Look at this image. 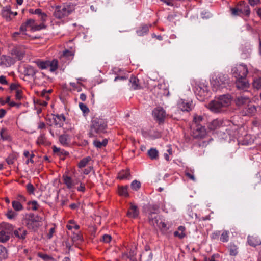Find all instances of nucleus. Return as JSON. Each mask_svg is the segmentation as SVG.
Segmentation results:
<instances>
[{"mask_svg":"<svg viewBox=\"0 0 261 261\" xmlns=\"http://www.w3.org/2000/svg\"><path fill=\"white\" fill-rule=\"evenodd\" d=\"M107 121L100 117H93L89 126L90 137H97L107 132Z\"/></svg>","mask_w":261,"mask_h":261,"instance_id":"nucleus-1","label":"nucleus"},{"mask_svg":"<svg viewBox=\"0 0 261 261\" xmlns=\"http://www.w3.org/2000/svg\"><path fill=\"white\" fill-rule=\"evenodd\" d=\"M231 99L228 95L221 96L217 100L212 101L208 104L211 111L215 113H219L223 111V109L229 106Z\"/></svg>","mask_w":261,"mask_h":261,"instance_id":"nucleus-2","label":"nucleus"},{"mask_svg":"<svg viewBox=\"0 0 261 261\" xmlns=\"http://www.w3.org/2000/svg\"><path fill=\"white\" fill-rule=\"evenodd\" d=\"M72 12V8L70 5H63L56 6L55 7L54 16L59 19L68 16Z\"/></svg>","mask_w":261,"mask_h":261,"instance_id":"nucleus-3","label":"nucleus"},{"mask_svg":"<svg viewBox=\"0 0 261 261\" xmlns=\"http://www.w3.org/2000/svg\"><path fill=\"white\" fill-rule=\"evenodd\" d=\"M42 218L37 215L33 213L29 214L25 218L26 226L30 229L36 230L39 225L38 223L41 221Z\"/></svg>","mask_w":261,"mask_h":261,"instance_id":"nucleus-4","label":"nucleus"},{"mask_svg":"<svg viewBox=\"0 0 261 261\" xmlns=\"http://www.w3.org/2000/svg\"><path fill=\"white\" fill-rule=\"evenodd\" d=\"M229 82V78L227 74L219 73L213 76L211 80V84L216 89H218L221 86H225Z\"/></svg>","mask_w":261,"mask_h":261,"instance_id":"nucleus-5","label":"nucleus"},{"mask_svg":"<svg viewBox=\"0 0 261 261\" xmlns=\"http://www.w3.org/2000/svg\"><path fill=\"white\" fill-rule=\"evenodd\" d=\"M232 74L236 78L246 77L248 74V68L246 65H239L232 69Z\"/></svg>","mask_w":261,"mask_h":261,"instance_id":"nucleus-6","label":"nucleus"},{"mask_svg":"<svg viewBox=\"0 0 261 261\" xmlns=\"http://www.w3.org/2000/svg\"><path fill=\"white\" fill-rule=\"evenodd\" d=\"M152 115L156 120L160 124L164 121L166 114L163 108L158 107L153 110Z\"/></svg>","mask_w":261,"mask_h":261,"instance_id":"nucleus-7","label":"nucleus"},{"mask_svg":"<svg viewBox=\"0 0 261 261\" xmlns=\"http://www.w3.org/2000/svg\"><path fill=\"white\" fill-rule=\"evenodd\" d=\"M1 15L6 21H10L12 19L14 16L17 15V13L16 12H12L11 11V6L10 5H7L3 7Z\"/></svg>","mask_w":261,"mask_h":261,"instance_id":"nucleus-8","label":"nucleus"},{"mask_svg":"<svg viewBox=\"0 0 261 261\" xmlns=\"http://www.w3.org/2000/svg\"><path fill=\"white\" fill-rule=\"evenodd\" d=\"M28 234V232L27 229L23 227H20L13 231L12 236L14 238H17L18 240L23 242Z\"/></svg>","mask_w":261,"mask_h":261,"instance_id":"nucleus-9","label":"nucleus"},{"mask_svg":"<svg viewBox=\"0 0 261 261\" xmlns=\"http://www.w3.org/2000/svg\"><path fill=\"white\" fill-rule=\"evenodd\" d=\"M11 54L14 56L15 60H21L25 55L24 49L21 46H16L13 48L11 51Z\"/></svg>","mask_w":261,"mask_h":261,"instance_id":"nucleus-10","label":"nucleus"},{"mask_svg":"<svg viewBox=\"0 0 261 261\" xmlns=\"http://www.w3.org/2000/svg\"><path fill=\"white\" fill-rule=\"evenodd\" d=\"M177 107L183 112H190L193 108L192 102L180 99L178 101Z\"/></svg>","mask_w":261,"mask_h":261,"instance_id":"nucleus-11","label":"nucleus"},{"mask_svg":"<svg viewBox=\"0 0 261 261\" xmlns=\"http://www.w3.org/2000/svg\"><path fill=\"white\" fill-rule=\"evenodd\" d=\"M15 63V59L9 56L3 55L0 56V65L10 67Z\"/></svg>","mask_w":261,"mask_h":261,"instance_id":"nucleus-12","label":"nucleus"},{"mask_svg":"<svg viewBox=\"0 0 261 261\" xmlns=\"http://www.w3.org/2000/svg\"><path fill=\"white\" fill-rule=\"evenodd\" d=\"M256 112V108L255 106L252 104L250 102L248 103L242 109V113L243 115L253 116Z\"/></svg>","mask_w":261,"mask_h":261,"instance_id":"nucleus-13","label":"nucleus"},{"mask_svg":"<svg viewBox=\"0 0 261 261\" xmlns=\"http://www.w3.org/2000/svg\"><path fill=\"white\" fill-rule=\"evenodd\" d=\"M149 224L153 226H157L160 223V216L156 213H149L148 215Z\"/></svg>","mask_w":261,"mask_h":261,"instance_id":"nucleus-14","label":"nucleus"},{"mask_svg":"<svg viewBox=\"0 0 261 261\" xmlns=\"http://www.w3.org/2000/svg\"><path fill=\"white\" fill-rule=\"evenodd\" d=\"M53 120L55 125L58 126L60 128L62 127L63 126L64 123L66 120V118L64 115L54 114L53 115Z\"/></svg>","mask_w":261,"mask_h":261,"instance_id":"nucleus-15","label":"nucleus"},{"mask_svg":"<svg viewBox=\"0 0 261 261\" xmlns=\"http://www.w3.org/2000/svg\"><path fill=\"white\" fill-rule=\"evenodd\" d=\"M250 101L249 98L243 96H239L234 100L236 106L242 109L250 102Z\"/></svg>","mask_w":261,"mask_h":261,"instance_id":"nucleus-16","label":"nucleus"},{"mask_svg":"<svg viewBox=\"0 0 261 261\" xmlns=\"http://www.w3.org/2000/svg\"><path fill=\"white\" fill-rule=\"evenodd\" d=\"M193 133L195 138H203L206 134V130L204 126L201 124L195 125L194 128Z\"/></svg>","mask_w":261,"mask_h":261,"instance_id":"nucleus-17","label":"nucleus"},{"mask_svg":"<svg viewBox=\"0 0 261 261\" xmlns=\"http://www.w3.org/2000/svg\"><path fill=\"white\" fill-rule=\"evenodd\" d=\"M238 7L241 9L242 14L248 16L250 14L249 6L244 1L240 2L237 5Z\"/></svg>","mask_w":261,"mask_h":261,"instance_id":"nucleus-18","label":"nucleus"},{"mask_svg":"<svg viewBox=\"0 0 261 261\" xmlns=\"http://www.w3.org/2000/svg\"><path fill=\"white\" fill-rule=\"evenodd\" d=\"M236 85L239 89H243L249 86V83L246 77L236 78Z\"/></svg>","mask_w":261,"mask_h":261,"instance_id":"nucleus-19","label":"nucleus"},{"mask_svg":"<svg viewBox=\"0 0 261 261\" xmlns=\"http://www.w3.org/2000/svg\"><path fill=\"white\" fill-rule=\"evenodd\" d=\"M223 124V121L218 119H214L211 122L208 126L207 128L210 130H214L216 129L220 128Z\"/></svg>","mask_w":261,"mask_h":261,"instance_id":"nucleus-20","label":"nucleus"},{"mask_svg":"<svg viewBox=\"0 0 261 261\" xmlns=\"http://www.w3.org/2000/svg\"><path fill=\"white\" fill-rule=\"evenodd\" d=\"M248 243L250 246L255 247L261 244V240L258 236H249L248 237Z\"/></svg>","mask_w":261,"mask_h":261,"instance_id":"nucleus-21","label":"nucleus"},{"mask_svg":"<svg viewBox=\"0 0 261 261\" xmlns=\"http://www.w3.org/2000/svg\"><path fill=\"white\" fill-rule=\"evenodd\" d=\"M127 214L130 218H136L139 215V210L137 206L132 204Z\"/></svg>","mask_w":261,"mask_h":261,"instance_id":"nucleus-22","label":"nucleus"},{"mask_svg":"<svg viewBox=\"0 0 261 261\" xmlns=\"http://www.w3.org/2000/svg\"><path fill=\"white\" fill-rule=\"evenodd\" d=\"M0 230L4 231L8 233V234L10 236V234L13 232V227L12 225L9 223H3L1 225Z\"/></svg>","mask_w":261,"mask_h":261,"instance_id":"nucleus-23","label":"nucleus"},{"mask_svg":"<svg viewBox=\"0 0 261 261\" xmlns=\"http://www.w3.org/2000/svg\"><path fill=\"white\" fill-rule=\"evenodd\" d=\"M137 247L136 246H132L128 253H124L123 256H126L127 258L130 260L134 261L135 260V256L136 255Z\"/></svg>","mask_w":261,"mask_h":261,"instance_id":"nucleus-24","label":"nucleus"},{"mask_svg":"<svg viewBox=\"0 0 261 261\" xmlns=\"http://www.w3.org/2000/svg\"><path fill=\"white\" fill-rule=\"evenodd\" d=\"M139 79L135 76H131L129 79V82L131 84V87L134 90L140 89L141 86L139 84Z\"/></svg>","mask_w":261,"mask_h":261,"instance_id":"nucleus-25","label":"nucleus"},{"mask_svg":"<svg viewBox=\"0 0 261 261\" xmlns=\"http://www.w3.org/2000/svg\"><path fill=\"white\" fill-rule=\"evenodd\" d=\"M36 73V70L30 65L27 66L24 68V74L25 76H32L34 77Z\"/></svg>","mask_w":261,"mask_h":261,"instance_id":"nucleus-26","label":"nucleus"},{"mask_svg":"<svg viewBox=\"0 0 261 261\" xmlns=\"http://www.w3.org/2000/svg\"><path fill=\"white\" fill-rule=\"evenodd\" d=\"M1 138L4 141H11V138L6 128H2L0 131Z\"/></svg>","mask_w":261,"mask_h":261,"instance_id":"nucleus-27","label":"nucleus"},{"mask_svg":"<svg viewBox=\"0 0 261 261\" xmlns=\"http://www.w3.org/2000/svg\"><path fill=\"white\" fill-rule=\"evenodd\" d=\"M128 187L127 186L118 187V191L119 195L124 197H128L129 193L128 192Z\"/></svg>","mask_w":261,"mask_h":261,"instance_id":"nucleus-28","label":"nucleus"},{"mask_svg":"<svg viewBox=\"0 0 261 261\" xmlns=\"http://www.w3.org/2000/svg\"><path fill=\"white\" fill-rule=\"evenodd\" d=\"M148 155L151 160H157L159 158V152L155 148H151L148 151Z\"/></svg>","mask_w":261,"mask_h":261,"instance_id":"nucleus-29","label":"nucleus"},{"mask_svg":"<svg viewBox=\"0 0 261 261\" xmlns=\"http://www.w3.org/2000/svg\"><path fill=\"white\" fill-rule=\"evenodd\" d=\"M130 176L129 170H122L120 171L118 175V178L121 180L128 179Z\"/></svg>","mask_w":261,"mask_h":261,"instance_id":"nucleus-30","label":"nucleus"},{"mask_svg":"<svg viewBox=\"0 0 261 261\" xmlns=\"http://www.w3.org/2000/svg\"><path fill=\"white\" fill-rule=\"evenodd\" d=\"M63 177L64 183L66 185L68 189H70L73 187L74 184L70 177L64 175Z\"/></svg>","mask_w":261,"mask_h":261,"instance_id":"nucleus-31","label":"nucleus"},{"mask_svg":"<svg viewBox=\"0 0 261 261\" xmlns=\"http://www.w3.org/2000/svg\"><path fill=\"white\" fill-rule=\"evenodd\" d=\"M241 9H239L237 5L234 7L230 8V12L231 16H241L242 14L241 12Z\"/></svg>","mask_w":261,"mask_h":261,"instance_id":"nucleus-32","label":"nucleus"},{"mask_svg":"<svg viewBox=\"0 0 261 261\" xmlns=\"http://www.w3.org/2000/svg\"><path fill=\"white\" fill-rule=\"evenodd\" d=\"M108 144V140L105 139L102 142H100L97 140H95L93 141V145L98 148H101L103 147H105Z\"/></svg>","mask_w":261,"mask_h":261,"instance_id":"nucleus-33","label":"nucleus"},{"mask_svg":"<svg viewBox=\"0 0 261 261\" xmlns=\"http://www.w3.org/2000/svg\"><path fill=\"white\" fill-rule=\"evenodd\" d=\"M159 206L156 204H148L146 205L145 208V211L147 213H156V211L159 210Z\"/></svg>","mask_w":261,"mask_h":261,"instance_id":"nucleus-34","label":"nucleus"},{"mask_svg":"<svg viewBox=\"0 0 261 261\" xmlns=\"http://www.w3.org/2000/svg\"><path fill=\"white\" fill-rule=\"evenodd\" d=\"M48 67H50L49 70L51 72H54L58 67V62L57 60L54 59L52 61H48Z\"/></svg>","mask_w":261,"mask_h":261,"instance_id":"nucleus-35","label":"nucleus"},{"mask_svg":"<svg viewBox=\"0 0 261 261\" xmlns=\"http://www.w3.org/2000/svg\"><path fill=\"white\" fill-rule=\"evenodd\" d=\"M157 227H159L163 234H167L168 233L169 228L167 226L165 222L161 221Z\"/></svg>","mask_w":261,"mask_h":261,"instance_id":"nucleus-36","label":"nucleus"},{"mask_svg":"<svg viewBox=\"0 0 261 261\" xmlns=\"http://www.w3.org/2000/svg\"><path fill=\"white\" fill-rule=\"evenodd\" d=\"M195 92L197 95H199L200 97L205 96V94L206 93L204 89L199 85L195 86Z\"/></svg>","mask_w":261,"mask_h":261,"instance_id":"nucleus-37","label":"nucleus"},{"mask_svg":"<svg viewBox=\"0 0 261 261\" xmlns=\"http://www.w3.org/2000/svg\"><path fill=\"white\" fill-rule=\"evenodd\" d=\"M91 160V158L90 156L83 158L78 163L77 166L79 168H82L85 167Z\"/></svg>","mask_w":261,"mask_h":261,"instance_id":"nucleus-38","label":"nucleus"},{"mask_svg":"<svg viewBox=\"0 0 261 261\" xmlns=\"http://www.w3.org/2000/svg\"><path fill=\"white\" fill-rule=\"evenodd\" d=\"M13 208L16 211H19L23 210V207L20 201L14 200L12 202Z\"/></svg>","mask_w":261,"mask_h":261,"instance_id":"nucleus-39","label":"nucleus"},{"mask_svg":"<svg viewBox=\"0 0 261 261\" xmlns=\"http://www.w3.org/2000/svg\"><path fill=\"white\" fill-rule=\"evenodd\" d=\"M17 155L14 153H12L9 154L6 159V161L8 165H12L14 163V161L17 159Z\"/></svg>","mask_w":261,"mask_h":261,"instance_id":"nucleus-40","label":"nucleus"},{"mask_svg":"<svg viewBox=\"0 0 261 261\" xmlns=\"http://www.w3.org/2000/svg\"><path fill=\"white\" fill-rule=\"evenodd\" d=\"M59 142L63 145H67L68 144V136L66 134H63L59 136Z\"/></svg>","mask_w":261,"mask_h":261,"instance_id":"nucleus-41","label":"nucleus"},{"mask_svg":"<svg viewBox=\"0 0 261 261\" xmlns=\"http://www.w3.org/2000/svg\"><path fill=\"white\" fill-rule=\"evenodd\" d=\"M10 239V236L7 232L0 230V242L5 243Z\"/></svg>","mask_w":261,"mask_h":261,"instance_id":"nucleus-42","label":"nucleus"},{"mask_svg":"<svg viewBox=\"0 0 261 261\" xmlns=\"http://www.w3.org/2000/svg\"><path fill=\"white\" fill-rule=\"evenodd\" d=\"M73 56L72 51L69 50H65L63 51L62 55L61 56V59H67V60H70L71 58Z\"/></svg>","mask_w":261,"mask_h":261,"instance_id":"nucleus-43","label":"nucleus"},{"mask_svg":"<svg viewBox=\"0 0 261 261\" xmlns=\"http://www.w3.org/2000/svg\"><path fill=\"white\" fill-rule=\"evenodd\" d=\"M149 31L148 26L146 25H143L142 28L137 31V33L139 36H143L145 34H147Z\"/></svg>","mask_w":261,"mask_h":261,"instance_id":"nucleus-44","label":"nucleus"},{"mask_svg":"<svg viewBox=\"0 0 261 261\" xmlns=\"http://www.w3.org/2000/svg\"><path fill=\"white\" fill-rule=\"evenodd\" d=\"M7 256V249L3 246H0V260L5 259Z\"/></svg>","mask_w":261,"mask_h":261,"instance_id":"nucleus-45","label":"nucleus"},{"mask_svg":"<svg viewBox=\"0 0 261 261\" xmlns=\"http://www.w3.org/2000/svg\"><path fill=\"white\" fill-rule=\"evenodd\" d=\"M130 187L133 190L138 191L141 187V182L137 180H134L131 183Z\"/></svg>","mask_w":261,"mask_h":261,"instance_id":"nucleus-46","label":"nucleus"},{"mask_svg":"<svg viewBox=\"0 0 261 261\" xmlns=\"http://www.w3.org/2000/svg\"><path fill=\"white\" fill-rule=\"evenodd\" d=\"M28 205L31 206L30 208L33 211L37 210L39 207V205L35 200L29 201L28 202Z\"/></svg>","mask_w":261,"mask_h":261,"instance_id":"nucleus-47","label":"nucleus"},{"mask_svg":"<svg viewBox=\"0 0 261 261\" xmlns=\"http://www.w3.org/2000/svg\"><path fill=\"white\" fill-rule=\"evenodd\" d=\"M253 86L257 89H261V77L254 79L253 82Z\"/></svg>","mask_w":261,"mask_h":261,"instance_id":"nucleus-48","label":"nucleus"},{"mask_svg":"<svg viewBox=\"0 0 261 261\" xmlns=\"http://www.w3.org/2000/svg\"><path fill=\"white\" fill-rule=\"evenodd\" d=\"M37 65L41 69H46L48 67V61H37Z\"/></svg>","mask_w":261,"mask_h":261,"instance_id":"nucleus-49","label":"nucleus"},{"mask_svg":"<svg viewBox=\"0 0 261 261\" xmlns=\"http://www.w3.org/2000/svg\"><path fill=\"white\" fill-rule=\"evenodd\" d=\"M229 253L232 256H235L238 253L237 247L233 244H230L229 246Z\"/></svg>","mask_w":261,"mask_h":261,"instance_id":"nucleus-50","label":"nucleus"},{"mask_svg":"<svg viewBox=\"0 0 261 261\" xmlns=\"http://www.w3.org/2000/svg\"><path fill=\"white\" fill-rule=\"evenodd\" d=\"M228 234L229 232L228 231H224L221 236L220 240L223 242H228L229 239Z\"/></svg>","mask_w":261,"mask_h":261,"instance_id":"nucleus-51","label":"nucleus"},{"mask_svg":"<svg viewBox=\"0 0 261 261\" xmlns=\"http://www.w3.org/2000/svg\"><path fill=\"white\" fill-rule=\"evenodd\" d=\"M26 189H27V192L30 194H34L35 188H34V186L31 183H30V182L28 183L26 185Z\"/></svg>","mask_w":261,"mask_h":261,"instance_id":"nucleus-52","label":"nucleus"},{"mask_svg":"<svg viewBox=\"0 0 261 261\" xmlns=\"http://www.w3.org/2000/svg\"><path fill=\"white\" fill-rule=\"evenodd\" d=\"M79 107L84 114H88L89 112V109L85 104L80 102Z\"/></svg>","mask_w":261,"mask_h":261,"instance_id":"nucleus-53","label":"nucleus"},{"mask_svg":"<svg viewBox=\"0 0 261 261\" xmlns=\"http://www.w3.org/2000/svg\"><path fill=\"white\" fill-rule=\"evenodd\" d=\"M46 25L44 24V23H42L39 25L35 24V25L33 28H32V31H39L43 29H45Z\"/></svg>","mask_w":261,"mask_h":261,"instance_id":"nucleus-54","label":"nucleus"},{"mask_svg":"<svg viewBox=\"0 0 261 261\" xmlns=\"http://www.w3.org/2000/svg\"><path fill=\"white\" fill-rule=\"evenodd\" d=\"M46 141L44 134H41L37 139V143L38 144H44Z\"/></svg>","mask_w":261,"mask_h":261,"instance_id":"nucleus-55","label":"nucleus"},{"mask_svg":"<svg viewBox=\"0 0 261 261\" xmlns=\"http://www.w3.org/2000/svg\"><path fill=\"white\" fill-rule=\"evenodd\" d=\"M24 35H22V33L21 32H14L12 35V37L14 39L17 40L19 39H23L24 38Z\"/></svg>","mask_w":261,"mask_h":261,"instance_id":"nucleus-56","label":"nucleus"},{"mask_svg":"<svg viewBox=\"0 0 261 261\" xmlns=\"http://www.w3.org/2000/svg\"><path fill=\"white\" fill-rule=\"evenodd\" d=\"M27 27L31 28V30L32 31V28H33L35 24V20L33 19H29L25 22Z\"/></svg>","mask_w":261,"mask_h":261,"instance_id":"nucleus-57","label":"nucleus"},{"mask_svg":"<svg viewBox=\"0 0 261 261\" xmlns=\"http://www.w3.org/2000/svg\"><path fill=\"white\" fill-rule=\"evenodd\" d=\"M203 120V117L201 116H196L194 117L193 122L195 125L201 124L200 122H201Z\"/></svg>","mask_w":261,"mask_h":261,"instance_id":"nucleus-58","label":"nucleus"},{"mask_svg":"<svg viewBox=\"0 0 261 261\" xmlns=\"http://www.w3.org/2000/svg\"><path fill=\"white\" fill-rule=\"evenodd\" d=\"M111 236L109 234H104L102 239H101V241L105 243H109L111 240Z\"/></svg>","mask_w":261,"mask_h":261,"instance_id":"nucleus-59","label":"nucleus"},{"mask_svg":"<svg viewBox=\"0 0 261 261\" xmlns=\"http://www.w3.org/2000/svg\"><path fill=\"white\" fill-rule=\"evenodd\" d=\"M16 213H15L12 210H9L8 211L6 216L8 217V218L10 219H13L16 216Z\"/></svg>","mask_w":261,"mask_h":261,"instance_id":"nucleus-60","label":"nucleus"},{"mask_svg":"<svg viewBox=\"0 0 261 261\" xmlns=\"http://www.w3.org/2000/svg\"><path fill=\"white\" fill-rule=\"evenodd\" d=\"M49 132L53 137H55V136L59 137V136H60L59 131L56 130L55 129V127H54L53 128H50L49 129Z\"/></svg>","mask_w":261,"mask_h":261,"instance_id":"nucleus-61","label":"nucleus"},{"mask_svg":"<svg viewBox=\"0 0 261 261\" xmlns=\"http://www.w3.org/2000/svg\"><path fill=\"white\" fill-rule=\"evenodd\" d=\"M16 200L20 201L21 203H22L26 201V198L24 195L22 194H18L17 196Z\"/></svg>","mask_w":261,"mask_h":261,"instance_id":"nucleus-62","label":"nucleus"},{"mask_svg":"<svg viewBox=\"0 0 261 261\" xmlns=\"http://www.w3.org/2000/svg\"><path fill=\"white\" fill-rule=\"evenodd\" d=\"M27 25L25 22L23 23L20 27L19 31L22 33V35H26L25 32L27 31Z\"/></svg>","mask_w":261,"mask_h":261,"instance_id":"nucleus-63","label":"nucleus"},{"mask_svg":"<svg viewBox=\"0 0 261 261\" xmlns=\"http://www.w3.org/2000/svg\"><path fill=\"white\" fill-rule=\"evenodd\" d=\"M38 17L40 19V20L42 22V23L45 22L47 18V14L44 12L42 13V14H41V15Z\"/></svg>","mask_w":261,"mask_h":261,"instance_id":"nucleus-64","label":"nucleus"}]
</instances>
